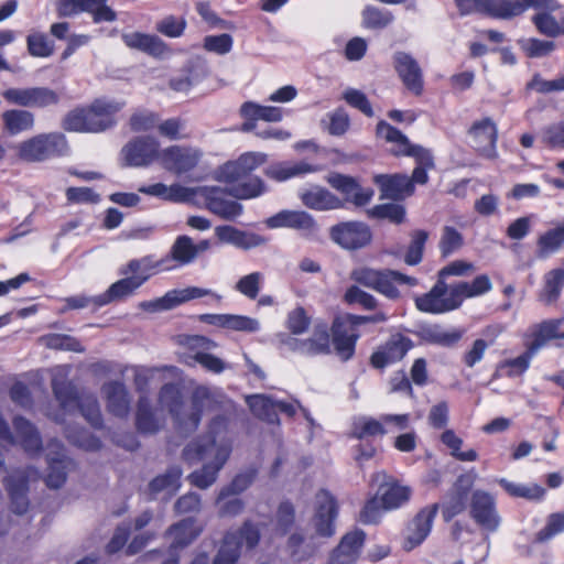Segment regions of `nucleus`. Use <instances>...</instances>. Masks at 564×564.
<instances>
[{"label": "nucleus", "instance_id": "obj_1", "mask_svg": "<svg viewBox=\"0 0 564 564\" xmlns=\"http://www.w3.org/2000/svg\"><path fill=\"white\" fill-rule=\"evenodd\" d=\"M232 438L225 416L217 415L209 424L208 433L184 448V458L189 463L202 462L203 467L189 475L192 485L206 489L217 479L219 470L231 453Z\"/></svg>", "mask_w": 564, "mask_h": 564}, {"label": "nucleus", "instance_id": "obj_2", "mask_svg": "<svg viewBox=\"0 0 564 564\" xmlns=\"http://www.w3.org/2000/svg\"><path fill=\"white\" fill-rule=\"evenodd\" d=\"M267 161V154L247 152L236 161H230L219 167L217 180L230 185L229 194L239 199H249L264 193V184L259 177L248 178V175Z\"/></svg>", "mask_w": 564, "mask_h": 564}, {"label": "nucleus", "instance_id": "obj_3", "mask_svg": "<svg viewBox=\"0 0 564 564\" xmlns=\"http://www.w3.org/2000/svg\"><path fill=\"white\" fill-rule=\"evenodd\" d=\"M159 402L169 410L181 431L192 432L198 426L202 414L216 404V399L207 388H197L191 403L184 404L178 388L165 384L161 389Z\"/></svg>", "mask_w": 564, "mask_h": 564}, {"label": "nucleus", "instance_id": "obj_4", "mask_svg": "<svg viewBox=\"0 0 564 564\" xmlns=\"http://www.w3.org/2000/svg\"><path fill=\"white\" fill-rule=\"evenodd\" d=\"M377 134L392 145L391 152L394 155L412 156L415 159L416 166L410 177L413 185L427 183V171L434 167L433 155L429 150L412 144L405 134L383 120L377 124Z\"/></svg>", "mask_w": 564, "mask_h": 564}, {"label": "nucleus", "instance_id": "obj_5", "mask_svg": "<svg viewBox=\"0 0 564 564\" xmlns=\"http://www.w3.org/2000/svg\"><path fill=\"white\" fill-rule=\"evenodd\" d=\"M69 370L68 366H57L53 369L52 387L56 399L65 410L78 406L91 425L99 426L101 413L97 399L91 394L77 398L74 386L66 380Z\"/></svg>", "mask_w": 564, "mask_h": 564}, {"label": "nucleus", "instance_id": "obj_6", "mask_svg": "<svg viewBox=\"0 0 564 564\" xmlns=\"http://www.w3.org/2000/svg\"><path fill=\"white\" fill-rule=\"evenodd\" d=\"M14 150L21 161L40 163L66 155L69 147L62 132H45L19 142Z\"/></svg>", "mask_w": 564, "mask_h": 564}, {"label": "nucleus", "instance_id": "obj_7", "mask_svg": "<svg viewBox=\"0 0 564 564\" xmlns=\"http://www.w3.org/2000/svg\"><path fill=\"white\" fill-rule=\"evenodd\" d=\"M355 282L371 288L389 299H398L399 286H415L417 279L393 270L377 271L361 268L355 270Z\"/></svg>", "mask_w": 564, "mask_h": 564}, {"label": "nucleus", "instance_id": "obj_8", "mask_svg": "<svg viewBox=\"0 0 564 564\" xmlns=\"http://www.w3.org/2000/svg\"><path fill=\"white\" fill-rule=\"evenodd\" d=\"M181 344L184 345L188 352L184 354V362L188 366L199 364L206 370L220 373L227 366L218 357L209 354L210 350L217 348V344L204 336H185Z\"/></svg>", "mask_w": 564, "mask_h": 564}, {"label": "nucleus", "instance_id": "obj_9", "mask_svg": "<svg viewBox=\"0 0 564 564\" xmlns=\"http://www.w3.org/2000/svg\"><path fill=\"white\" fill-rule=\"evenodd\" d=\"M193 200L191 203L205 206L209 212L224 219H235L242 214V205L226 197L219 187L198 186L193 187Z\"/></svg>", "mask_w": 564, "mask_h": 564}, {"label": "nucleus", "instance_id": "obj_10", "mask_svg": "<svg viewBox=\"0 0 564 564\" xmlns=\"http://www.w3.org/2000/svg\"><path fill=\"white\" fill-rule=\"evenodd\" d=\"M371 481L378 486L377 495L387 511L403 507L411 498V487L402 485L384 470L373 473Z\"/></svg>", "mask_w": 564, "mask_h": 564}, {"label": "nucleus", "instance_id": "obj_11", "mask_svg": "<svg viewBox=\"0 0 564 564\" xmlns=\"http://www.w3.org/2000/svg\"><path fill=\"white\" fill-rule=\"evenodd\" d=\"M415 306L423 313L443 314L460 305L454 286L448 288L443 281H438L430 292L415 297Z\"/></svg>", "mask_w": 564, "mask_h": 564}, {"label": "nucleus", "instance_id": "obj_12", "mask_svg": "<svg viewBox=\"0 0 564 564\" xmlns=\"http://www.w3.org/2000/svg\"><path fill=\"white\" fill-rule=\"evenodd\" d=\"M258 541V530L250 524H245L239 532L226 535L214 564H235L243 545L251 549Z\"/></svg>", "mask_w": 564, "mask_h": 564}, {"label": "nucleus", "instance_id": "obj_13", "mask_svg": "<svg viewBox=\"0 0 564 564\" xmlns=\"http://www.w3.org/2000/svg\"><path fill=\"white\" fill-rule=\"evenodd\" d=\"M258 541V530L250 524H245L239 532L226 535L214 564H235L243 545L251 549Z\"/></svg>", "mask_w": 564, "mask_h": 564}, {"label": "nucleus", "instance_id": "obj_14", "mask_svg": "<svg viewBox=\"0 0 564 564\" xmlns=\"http://www.w3.org/2000/svg\"><path fill=\"white\" fill-rule=\"evenodd\" d=\"M202 155L197 148L171 145L161 150L160 163L169 172L183 174L195 169Z\"/></svg>", "mask_w": 564, "mask_h": 564}, {"label": "nucleus", "instance_id": "obj_15", "mask_svg": "<svg viewBox=\"0 0 564 564\" xmlns=\"http://www.w3.org/2000/svg\"><path fill=\"white\" fill-rule=\"evenodd\" d=\"M159 142L151 137H139L128 142L121 150L123 161L129 166L140 167L160 161Z\"/></svg>", "mask_w": 564, "mask_h": 564}, {"label": "nucleus", "instance_id": "obj_16", "mask_svg": "<svg viewBox=\"0 0 564 564\" xmlns=\"http://www.w3.org/2000/svg\"><path fill=\"white\" fill-rule=\"evenodd\" d=\"M436 513L437 505L427 506L420 510L408 523L403 538V549L405 551H412L425 541L431 533Z\"/></svg>", "mask_w": 564, "mask_h": 564}, {"label": "nucleus", "instance_id": "obj_17", "mask_svg": "<svg viewBox=\"0 0 564 564\" xmlns=\"http://www.w3.org/2000/svg\"><path fill=\"white\" fill-rule=\"evenodd\" d=\"M14 429L17 438L11 434L8 423L0 414V441L10 445L18 442L29 453L37 452L41 448L40 436L29 421L22 417H15Z\"/></svg>", "mask_w": 564, "mask_h": 564}, {"label": "nucleus", "instance_id": "obj_18", "mask_svg": "<svg viewBox=\"0 0 564 564\" xmlns=\"http://www.w3.org/2000/svg\"><path fill=\"white\" fill-rule=\"evenodd\" d=\"M470 513L473 519L487 531H496L500 524L495 500L486 491L476 490L473 494Z\"/></svg>", "mask_w": 564, "mask_h": 564}, {"label": "nucleus", "instance_id": "obj_19", "mask_svg": "<svg viewBox=\"0 0 564 564\" xmlns=\"http://www.w3.org/2000/svg\"><path fill=\"white\" fill-rule=\"evenodd\" d=\"M393 63L403 85L414 95L423 91V73L416 59L405 52H397Z\"/></svg>", "mask_w": 564, "mask_h": 564}, {"label": "nucleus", "instance_id": "obj_20", "mask_svg": "<svg viewBox=\"0 0 564 564\" xmlns=\"http://www.w3.org/2000/svg\"><path fill=\"white\" fill-rule=\"evenodd\" d=\"M247 403L254 415L270 423L278 421V412L291 416L296 411L295 403L275 401L264 394L249 395Z\"/></svg>", "mask_w": 564, "mask_h": 564}, {"label": "nucleus", "instance_id": "obj_21", "mask_svg": "<svg viewBox=\"0 0 564 564\" xmlns=\"http://www.w3.org/2000/svg\"><path fill=\"white\" fill-rule=\"evenodd\" d=\"M475 149L485 158H497L498 131L494 121L489 118L475 122L469 130Z\"/></svg>", "mask_w": 564, "mask_h": 564}, {"label": "nucleus", "instance_id": "obj_22", "mask_svg": "<svg viewBox=\"0 0 564 564\" xmlns=\"http://www.w3.org/2000/svg\"><path fill=\"white\" fill-rule=\"evenodd\" d=\"M382 199L403 200L414 193V186L405 174H378L373 177Z\"/></svg>", "mask_w": 564, "mask_h": 564}, {"label": "nucleus", "instance_id": "obj_23", "mask_svg": "<svg viewBox=\"0 0 564 564\" xmlns=\"http://www.w3.org/2000/svg\"><path fill=\"white\" fill-rule=\"evenodd\" d=\"M412 346L410 338L394 334L378 351L372 354L371 364L375 368H384L401 360Z\"/></svg>", "mask_w": 564, "mask_h": 564}, {"label": "nucleus", "instance_id": "obj_24", "mask_svg": "<svg viewBox=\"0 0 564 564\" xmlns=\"http://www.w3.org/2000/svg\"><path fill=\"white\" fill-rule=\"evenodd\" d=\"M36 478L37 473L33 469L28 471H15L8 478L7 489L15 513L22 514L28 510V480H35Z\"/></svg>", "mask_w": 564, "mask_h": 564}, {"label": "nucleus", "instance_id": "obj_25", "mask_svg": "<svg viewBox=\"0 0 564 564\" xmlns=\"http://www.w3.org/2000/svg\"><path fill=\"white\" fill-rule=\"evenodd\" d=\"M352 315L349 313L339 314L335 317L332 336L333 344L338 356L343 360H347L352 355Z\"/></svg>", "mask_w": 564, "mask_h": 564}, {"label": "nucleus", "instance_id": "obj_26", "mask_svg": "<svg viewBox=\"0 0 564 564\" xmlns=\"http://www.w3.org/2000/svg\"><path fill=\"white\" fill-rule=\"evenodd\" d=\"M121 39L127 47L137 50L154 57L164 56L167 53L166 44L156 35L142 32H126Z\"/></svg>", "mask_w": 564, "mask_h": 564}, {"label": "nucleus", "instance_id": "obj_27", "mask_svg": "<svg viewBox=\"0 0 564 564\" xmlns=\"http://www.w3.org/2000/svg\"><path fill=\"white\" fill-rule=\"evenodd\" d=\"M107 410L118 417H124L130 411V397L126 386L119 381H109L101 388Z\"/></svg>", "mask_w": 564, "mask_h": 564}, {"label": "nucleus", "instance_id": "obj_28", "mask_svg": "<svg viewBox=\"0 0 564 564\" xmlns=\"http://www.w3.org/2000/svg\"><path fill=\"white\" fill-rule=\"evenodd\" d=\"M124 106V102L110 99H96L88 107L89 119L100 126L98 132L110 129L116 124V113Z\"/></svg>", "mask_w": 564, "mask_h": 564}, {"label": "nucleus", "instance_id": "obj_29", "mask_svg": "<svg viewBox=\"0 0 564 564\" xmlns=\"http://www.w3.org/2000/svg\"><path fill=\"white\" fill-rule=\"evenodd\" d=\"M317 510L313 519L316 533L323 536H330L334 533V519L336 517V505L333 497L327 492H321L316 497Z\"/></svg>", "mask_w": 564, "mask_h": 564}, {"label": "nucleus", "instance_id": "obj_30", "mask_svg": "<svg viewBox=\"0 0 564 564\" xmlns=\"http://www.w3.org/2000/svg\"><path fill=\"white\" fill-rule=\"evenodd\" d=\"M265 225L270 229L292 228L297 230L311 231L315 228L313 217L301 210H282L265 219Z\"/></svg>", "mask_w": 564, "mask_h": 564}, {"label": "nucleus", "instance_id": "obj_31", "mask_svg": "<svg viewBox=\"0 0 564 564\" xmlns=\"http://www.w3.org/2000/svg\"><path fill=\"white\" fill-rule=\"evenodd\" d=\"M147 281L148 275H126V278L112 283L105 293L98 295L96 302L99 305H107L113 301L123 300L132 295Z\"/></svg>", "mask_w": 564, "mask_h": 564}, {"label": "nucleus", "instance_id": "obj_32", "mask_svg": "<svg viewBox=\"0 0 564 564\" xmlns=\"http://www.w3.org/2000/svg\"><path fill=\"white\" fill-rule=\"evenodd\" d=\"M53 448L48 454V474L46 484L51 488H59L65 479L72 462L62 453V445L54 442L50 445Z\"/></svg>", "mask_w": 564, "mask_h": 564}, {"label": "nucleus", "instance_id": "obj_33", "mask_svg": "<svg viewBox=\"0 0 564 564\" xmlns=\"http://www.w3.org/2000/svg\"><path fill=\"white\" fill-rule=\"evenodd\" d=\"M139 192L174 203H189L193 200L194 194L193 187H185L180 184L165 185L163 183L141 186Z\"/></svg>", "mask_w": 564, "mask_h": 564}, {"label": "nucleus", "instance_id": "obj_34", "mask_svg": "<svg viewBox=\"0 0 564 564\" xmlns=\"http://www.w3.org/2000/svg\"><path fill=\"white\" fill-rule=\"evenodd\" d=\"M300 197L306 207L315 210H332L344 206L341 199L319 186L301 192Z\"/></svg>", "mask_w": 564, "mask_h": 564}, {"label": "nucleus", "instance_id": "obj_35", "mask_svg": "<svg viewBox=\"0 0 564 564\" xmlns=\"http://www.w3.org/2000/svg\"><path fill=\"white\" fill-rule=\"evenodd\" d=\"M321 171L317 165L310 164L305 161L300 162H280L270 165L265 170V175L274 181L284 182L292 177L302 176L310 173Z\"/></svg>", "mask_w": 564, "mask_h": 564}, {"label": "nucleus", "instance_id": "obj_36", "mask_svg": "<svg viewBox=\"0 0 564 564\" xmlns=\"http://www.w3.org/2000/svg\"><path fill=\"white\" fill-rule=\"evenodd\" d=\"M135 425L139 432L152 434L158 432L163 425V419L154 411L147 397L141 395L138 402Z\"/></svg>", "mask_w": 564, "mask_h": 564}, {"label": "nucleus", "instance_id": "obj_37", "mask_svg": "<svg viewBox=\"0 0 564 564\" xmlns=\"http://www.w3.org/2000/svg\"><path fill=\"white\" fill-rule=\"evenodd\" d=\"M484 13L497 19H511L523 12L521 0H478Z\"/></svg>", "mask_w": 564, "mask_h": 564}, {"label": "nucleus", "instance_id": "obj_38", "mask_svg": "<svg viewBox=\"0 0 564 564\" xmlns=\"http://www.w3.org/2000/svg\"><path fill=\"white\" fill-rule=\"evenodd\" d=\"M1 117L4 130L11 135L32 130L35 123L34 115L23 109L7 110Z\"/></svg>", "mask_w": 564, "mask_h": 564}, {"label": "nucleus", "instance_id": "obj_39", "mask_svg": "<svg viewBox=\"0 0 564 564\" xmlns=\"http://www.w3.org/2000/svg\"><path fill=\"white\" fill-rule=\"evenodd\" d=\"M170 262V258H165L162 260H154L152 256H147L141 259H133L127 263L126 267H123L120 272L123 275H148V279L161 271V270H169L171 267L166 265V263Z\"/></svg>", "mask_w": 564, "mask_h": 564}, {"label": "nucleus", "instance_id": "obj_40", "mask_svg": "<svg viewBox=\"0 0 564 564\" xmlns=\"http://www.w3.org/2000/svg\"><path fill=\"white\" fill-rule=\"evenodd\" d=\"M536 254L540 259L549 258L557 252L564 245V223L546 230L536 241Z\"/></svg>", "mask_w": 564, "mask_h": 564}, {"label": "nucleus", "instance_id": "obj_41", "mask_svg": "<svg viewBox=\"0 0 564 564\" xmlns=\"http://www.w3.org/2000/svg\"><path fill=\"white\" fill-rule=\"evenodd\" d=\"M99 127L96 122L90 121L87 107L76 108L63 119V128L67 131L98 133Z\"/></svg>", "mask_w": 564, "mask_h": 564}, {"label": "nucleus", "instance_id": "obj_42", "mask_svg": "<svg viewBox=\"0 0 564 564\" xmlns=\"http://www.w3.org/2000/svg\"><path fill=\"white\" fill-rule=\"evenodd\" d=\"M241 116L249 120H263L268 122H279L283 118V111L279 107L261 106L259 104L247 101L240 108Z\"/></svg>", "mask_w": 564, "mask_h": 564}, {"label": "nucleus", "instance_id": "obj_43", "mask_svg": "<svg viewBox=\"0 0 564 564\" xmlns=\"http://www.w3.org/2000/svg\"><path fill=\"white\" fill-rule=\"evenodd\" d=\"M453 286L460 305L464 299L479 296L489 292L492 288V284L488 275L480 274L476 276L471 282H459Z\"/></svg>", "mask_w": 564, "mask_h": 564}, {"label": "nucleus", "instance_id": "obj_44", "mask_svg": "<svg viewBox=\"0 0 564 564\" xmlns=\"http://www.w3.org/2000/svg\"><path fill=\"white\" fill-rule=\"evenodd\" d=\"M541 300L551 304L557 300L564 286V268L553 269L544 274Z\"/></svg>", "mask_w": 564, "mask_h": 564}, {"label": "nucleus", "instance_id": "obj_45", "mask_svg": "<svg viewBox=\"0 0 564 564\" xmlns=\"http://www.w3.org/2000/svg\"><path fill=\"white\" fill-rule=\"evenodd\" d=\"M200 532V528L193 519H185L173 527L170 535L173 539L172 547H183L191 543Z\"/></svg>", "mask_w": 564, "mask_h": 564}, {"label": "nucleus", "instance_id": "obj_46", "mask_svg": "<svg viewBox=\"0 0 564 564\" xmlns=\"http://www.w3.org/2000/svg\"><path fill=\"white\" fill-rule=\"evenodd\" d=\"M264 282V274L259 271L250 272L238 279L234 290L249 300H256Z\"/></svg>", "mask_w": 564, "mask_h": 564}, {"label": "nucleus", "instance_id": "obj_47", "mask_svg": "<svg viewBox=\"0 0 564 564\" xmlns=\"http://www.w3.org/2000/svg\"><path fill=\"white\" fill-rule=\"evenodd\" d=\"M171 259L181 265L192 263L195 257L194 241L188 236H178L170 250Z\"/></svg>", "mask_w": 564, "mask_h": 564}, {"label": "nucleus", "instance_id": "obj_48", "mask_svg": "<svg viewBox=\"0 0 564 564\" xmlns=\"http://www.w3.org/2000/svg\"><path fill=\"white\" fill-rule=\"evenodd\" d=\"M329 349V335L325 324H317L313 337L301 344L300 350L306 354L326 352Z\"/></svg>", "mask_w": 564, "mask_h": 564}, {"label": "nucleus", "instance_id": "obj_49", "mask_svg": "<svg viewBox=\"0 0 564 564\" xmlns=\"http://www.w3.org/2000/svg\"><path fill=\"white\" fill-rule=\"evenodd\" d=\"M362 24L367 29H383L393 21V14L387 9L368 6L361 12Z\"/></svg>", "mask_w": 564, "mask_h": 564}, {"label": "nucleus", "instance_id": "obj_50", "mask_svg": "<svg viewBox=\"0 0 564 564\" xmlns=\"http://www.w3.org/2000/svg\"><path fill=\"white\" fill-rule=\"evenodd\" d=\"M554 11H539L532 17V22L536 30L549 37L561 35L560 21L552 14Z\"/></svg>", "mask_w": 564, "mask_h": 564}, {"label": "nucleus", "instance_id": "obj_51", "mask_svg": "<svg viewBox=\"0 0 564 564\" xmlns=\"http://www.w3.org/2000/svg\"><path fill=\"white\" fill-rule=\"evenodd\" d=\"M182 471L178 467L171 468L166 474L154 478L150 484L153 494L165 491L169 495L174 494L180 488Z\"/></svg>", "mask_w": 564, "mask_h": 564}, {"label": "nucleus", "instance_id": "obj_52", "mask_svg": "<svg viewBox=\"0 0 564 564\" xmlns=\"http://www.w3.org/2000/svg\"><path fill=\"white\" fill-rule=\"evenodd\" d=\"M441 441L451 449L452 456L458 460L475 462L478 458V454L475 449L460 451L463 440L458 437L453 430L443 432Z\"/></svg>", "mask_w": 564, "mask_h": 564}, {"label": "nucleus", "instance_id": "obj_53", "mask_svg": "<svg viewBox=\"0 0 564 564\" xmlns=\"http://www.w3.org/2000/svg\"><path fill=\"white\" fill-rule=\"evenodd\" d=\"M499 484L503 487V489L513 497L527 498L531 500L542 499L545 490L539 485H521L508 481L505 478L499 480Z\"/></svg>", "mask_w": 564, "mask_h": 564}, {"label": "nucleus", "instance_id": "obj_54", "mask_svg": "<svg viewBox=\"0 0 564 564\" xmlns=\"http://www.w3.org/2000/svg\"><path fill=\"white\" fill-rule=\"evenodd\" d=\"M368 215L378 219H388L393 224H401L405 218V208L402 205L387 203L373 206L367 210Z\"/></svg>", "mask_w": 564, "mask_h": 564}, {"label": "nucleus", "instance_id": "obj_55", "mask_svg": "<svg viewBox=\"0 0 564 564\" xmlns=\"http://www.w3.org/2000/svg\"><path fill=\"white\" fill-rule=\"evenodd\" d=\"M429 234L425 230H414L411 234V242L404 256V262L409 265H416L422 261L423 250Z\"/></svg>", "mask_w": 564, "mask_h": 564}, {"label": "nucleus", "instance_id": "obj_56", "mask_svg": "<svg viewBox=\"0 0 564 564\" xmlns=\"http://www.w3.org/2000/svg\"><path fill=\"white\" fill-rule=\"evenodd\" d=\"M561 323L560 319H553L540 324L530 344L536 346V350L539 351L547 340L552 338H563L562 333H560Z\"/></svg>", "mask_w": 564, "mask_h": 564}, {"label": "nucleus", "instance_id": "obj_57", "mask_svg": "<svg viewBox=\"0 0 564 564\" xmlns=\"http://www.w3.org/2000/svg\"><path fill=\"white\" fill-rule=\"evenodd\" d=\"M386 508L380 501L378 495L368 499L359 512V520L364 524H377L382 519Z\"/></svg>", "mask_w": 564, "mask_h": 564}, {"label": "nucleus", "instance_id": "obj_58", "mask_svg": "<svg viewBox=\"0 0 564 564\" xmlns=\"http://www.w3.org/2000/svg\"><path fill=\"white\" fill-rule=\"evenodd\" d=\"M322 126L330 134L340 135L349 127V116L345 110L336 109L322 120Z\"/></svg>", "mask_w": 564, "mask_h": 564}, {"label": "nucleus", "instance_id": "obj_59", "mask_svg": "<svg viewBox=\"0 0 564 564\" xmlns=\"http://www.w3.org/2000/svg\"><path fill=\"white\" fill-rule=\"evenodd\" d=\"M41 341L44 346L52 349L70 350L77 352L84 351V347L79 344V341L67 335L51 334L42 337Z\"/></svg>", "mask_w": 564, "mask_h": 564}, {"label": "nucleus", "instance_id": "obj_60", "mask_svg": "<svg viewBox=\"0 0 564 564\" xmlns=\"http://www.w3.org/2000/svg\"><path fill=\"white\" fill-rule=\"evenodd\" d=\"M464 243L463 235L452 226H445L440 240V250L444 257L457 251Z\"/></svg>", "mask_w": 564, "mask_h": 564}, {"label": "nucleus", "instance_id": "obj_61", "mask_svg": "<svg viewBox=\"0 0 564 564\" xmlns=\"http://www.w3.org/2000/svg\"><path fill=\"white\" fill-rule=\"evenodd\" d=\"M30 108H44L58 102V95L47 87H29Z\"/></svg>", "mask_w": 564, "mask_h": 564}, {"label": "nucleus", "instance_id": "obj_62", "mask_svg": "<svg viewBox=\"0 0 564 564\" xmlns=\"http://www.w3.org/2000/svg\"><path fill=\"white\" fill-rule=\"evenodd\" d=\"M387 433H389V430L384 427L381 419L361 417L355 426V437L357 436L360 440L367 436L383 435Z\"/></svg>", "mask_w": 564, "mask_h": 564}, {"label": "nucleus", "instance_id": "obj_63", "mask_svg": "<svg viewBox=\"0 0 564 564\" xmlns=\"http://www.w3.org/2000/svg\"><path fill=\"white\" fill-rule=\"evenodd\" d=\"M28 50L32 56L48 57L52 55L54 46L46 35L42 33H33L28 36Z\"/></svg>", "mask_w": 564, "mask_h": 564}, {"label": "nucleus", "instance_id": "obj_64", "mask_svg": "<svg viewBox=\"0 0 564 564\" xmlns=\"http://www.w3.org/2000/svg\"><path fill=\"white\" fill-rule=\"evenodd\" d=\"M156 31L167 37H180L186 28L184 18L169 15L156 23Z\"/></svg>", "mask_w": 564, "mask_h": 564}]
</instances>
